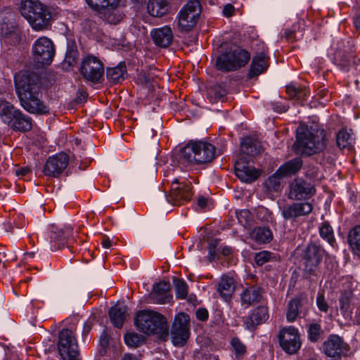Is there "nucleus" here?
I'll return each instance as SVG.
<instances>
[{
  "mask_svg": "<svg viewBox=\"0 0 360 360\" xmlns=\"http://www.w3.org/2000/svg\"><path fill=\"white\" fill-rule=\"evenodd\" d=\"M14 82L20 105L26 111L36 115L49 114V107L42 100L41 82L37 73L29 70H20L15 74Z\"/></svg>",
  "mask_w": 360,
  "mask_h": 360,
  "instance_id": "f257e3e1",
  "label": "nucleus"
},
{
  "mask_svg": "<svg viewBox=\"0 0 360 360\" xmlns=\"http://www.w3.org/2000/svg\"><path fill=\"white\" fill-rule=\"evenodd\" d=\"M297 150L303 155L311 156L321 153L320 164L331 162L333 158L326 149L327 137L323 126L313 122L310 125L301 124L297 130L296 143Z\"/></svg>",
  "mask_w": 360,
  "mask_h": 360,
  "instance_id": "f03ea898",
  "label": "nucleus"
},
{
  "mask_svg": "<svg viewBox=\"0 0 360 360\" xmlns=\"http://www.w3.org/2000/svg\"><path fill=\"white\" fill-rule=\"evenodd\" d=\"M216 157L214 146L201 141H191L181 150L180 160L186 165H202Z\"/></svg>",
  "mask_w": 360,
  "mask_h": 360,
  "instance_id": "7ed1b4c3",
  "label": "nucleus"
},
{
  "mask_svg": "<svg viewBox=\"0 0 360 360\" xmlns=\"http://www.w3.org/2000/svg\"><path fill=\"white\" fill-rule=\"evenodd\" d=\"M137 329L145 334L167 333V320L162 314L151 310H141L135 317Z\"/></svg>",
  "mask_w": 360,
  "mask_h": 360,
  "instance_id": "20e7f679",
  "label": "nucleus"
},
{
  "mask_svg": "<svg viewBox=\"0 0 360 360\" xmlns=\"http://www.w3.org/2000/svg\"><path fill=\"white\" fill-rule=\"evenodd\" d=\"M0 117L13 129L27 131L32 127V119L24 115L19 109H15L10 103L0 99Z\"/></svg>",
  "mask_w": 360,
  "mask_h": 360,
  "instance_id": "39448f33",
  "label": "nucleus"
},
{
  "mask_svg": "<svg viewBox=\"0 0 360 360\" xmlns=\"http://www.w3.org/2000/svg\"><path fill=\"white\" fill-rule=\"evenodd\" d=\"M250 59V53L238 46L221 53L217 58L216 67L223 72L237 70L245 66Z\"/></svg>",
  "mask_w": 360,
  "mask_h": 360,
  "instance_id": "423d86ee",
  "label": "nucleus"
},
{
  "mask_svg": "<svg viewBox=\"0 0 360 360\" xmlns=\"http://www.w3.org/2000/svg\"><path fill=\"white\" fill-rule=\"evenodd\" d=\"M201 13L200 3L189 0L179 11L176 16L177 27L180 32H188L197 25Z\"/></svg>",
  "mask_w": 360,
  "mask_h": 360,
  "instance_id": "0eeeda50",
  "label": "nucleus"
},
{
  "mask_svg": "<svg viewBox=\"0 0 360 360\" xmlns=\"http://www.w3.org/2000/svg\"><path fill=\"white\" fill-rule=\"evenodd\" d=\"M167 181L171 182L170 193L166 195L169 203L179 206L191 200L193 191L190 181L181 177H174Z\"/></svg>",
  "mask_w": 360,
  "mask_h": 360,
  "instance_id": "6e6552de",
  "label": "nucleus"
},
{
  "mask_svg": "<svg viewBox=\"0 0 360 360\" xmlns=\"http://www.w3.org/2000/svg\"><path fill=\"white\" fill-rule=\"evenodd\" d=\"M86 2L110 24H117L122 19V13L117 10L120 0H86Z\"/></svg>",
  "mask_w": 360,
  "mask_h": 360,
  "instance_id": "1a4fd4ad",
  "label": "nucleus"
},
{
  "mask_svg": "<svg viewBox=\"0 0 360 360\" xmlns=\"http://www.w3.org/2000/svg\"><path fill=\"white\" fill-rule=\"evenodd\" d=\"M58 350L63 360H79L78 344L73 330L63 329L60 332Z\"/></svg>",
  "mask_w": 360,
  "mask_h": 360,
  "instance_id": "9d476101",
  "label": "nucleus"
},
{
  "mask_svg": "<svg viewBox=\"0 0 360 360\" xmlns=\"http://www.w3.org/2000/svg\"><path fill=\"white\" fill-rule=\"evenodd\" d=\"M104 71V64L99 58L88 54L82 58L80 72L87 81L94 84L101 83Z\"/></svg>",
  "mask_w": 360,
  "mask_h": 360,
  "instance_id": "9b49d317",
  "label": "nucleus"
},
{
  "mask_svg": "<svg viewBox=\"0 0 360 360\" xmlns=\"http://www.w3.org/2000/svg\"><path fill=\"white\" fill-rule=\"evenodd\" d=\"M32 53L36 63L42 65H50L55 54L53 43L49 38L41 37L34 42Z\"/></svg>",
  "mask_w": 360,
  "mask_h": 360,
  "instance_id": "f8f14e48",
  "label": "nucleus"
},
{
  "mask_svg": "<svg viewBox=\"0 0 360 360\" xmlns=\"http://www.w3.org/2000/svg\"><path fill=\"white\" fill-rule=\"evenodd\" d=\"M278 339L282 349L289 354H296L301 348L300 334L295 326L282 328L278 335Z\"/></svg>",
  "mask_w": 360,
  "mask_h": 360,
  "instance_id": "ddd939ff",
  "label": "nucleus"
},
{
  "mask_svg": "<svg viewBox=\"0 0 360 360\" xmlns=\"http://www.w3.org/2000/svg\"><path fill=\"white\" fill-rule=\"evenodd\" d=\"M190 317L185 313H179L175 316L173 323L171 336L174 345L183 347L189 338Z\"/></svg>",
  "mask_w": 360,
  "mask_h": 360,
  "instance_id": "4468645a",
  "label": "nucleus"
},
{
  "mask_svg": "<svg viewBox=\"0 0 360 360\" xmlns=\"http://www.w3.org/2000/svg\"><path fill=\"white\" fill-rule=\"evenodd\" d=\"M316 193L314 186L307 180L297 177L289 185L288 198L295 201L308 200Z\"/></svg>",
  "mask_w": 360,
  "mask_h": 360,
  "instance_id": "2eb2a0df",
  "label": "nucleus"
},
{
  "mask_svg": "<svg viewBox=\"0 0 360 360\" xmlns=\"http://www.w3.org/2000/svg\"><path fill=\"white\" fill-rule=\"evenodd\" d=\"M56 15L55 9L46 4H42L32 18L27 22L32 29L37 32L49 30Z\"/></svg>",
  "mask_w": 360,
  "mask_h": 360,
  "instance_id": "dca6fc26",
  "label": "nucleus"
},
{
  "mask_svg": "<svg viewBox=\"0 0 360 360\" xmlns=\"http://www.w3.org/2000/svg\"><path fill=\"white\" fill-rule=\"evenodd\" d=\"M324 250L316 244L307 245L304 253V271L309 275H314L322 260Z\"/></svg>",
  "mask_w": 360,
  "mask_h": 360,
  "instance_id": "f3484780",
  "label": "nucleus"
},
{
  "mask_svg": "<svg viewBox=\"0 0 360 360\" xmlns=\"http://www.w3.org/2000/svg\"><path fill=\"white\" fill-rule=\"evenodd\" d=\"M69 157L65 153H59L48 158L44 167V174L51 177H57L68 167Z\"/></svg>",
  "mask_w": 360,
  "mask_h": 360,
  "instance_id": "a211bd4d",
  "label": "nucleus"
},
{
  "mask_svg": "<svg viewBox=\"0 0 360 360\" xmlns=\"http://www.w3.org/2000/svg\"><path fill=\"white\" fill-rule=\"evenodd\" d=\"M234 167L236 176L243 182L252 183L261 174V171L255 169L253 165L244 158L238 160Z\"/></svg>",
  "mask_w": 360,
  "mask_h": 360,
  "instance_id": "6ab92c4d",
  "label": "nucleus"
},
{
  "mask_svg": "<svg viewBox=\"0 0 360 360\" xmlns=\"http://www.w3.org/2000/svg\"><path fill=\"white\" fill-rule=\"evenodd\" d=\"M323 351L328 356L340 357L348 351V346L342 338L336 335H330L323 342Z\"/></svg>",
  "mask_w": 360,
  "mask_h": 360,
  "instance_id": "aec40b11",
  "label": "nucleus"
},
{
  "mask_svg": "<svg viewBox=\"0 0 360 360\" xmlns=\"http://www.w3.org/2000/svg\"><path fill=\"white\" fill-rule=\"evenodd\" d=\"M312 210L313 205L310 202H292L282 208L281 214L285 219L288 220L308 215Z\"/></svg>",
  "mask_w": 360,
  "mask_h": 360,
  "instance_id": "412c9836",
  "label": "nucleus"
},
{
  "mask_svg": "<svg viewBox=\"0 0 360 360\" xmlns=\"http://www.w3.org/2000/svg\"><path fill=\"white\" fill-rule=\"evenodd\" d=\"M150 35L155 44L162 48L168 47L174 38L172 30L168 25L153 29Z\"/></svg>",
  "mask_w": 360,
  "mask_h": 360,
  "instance_id": "4be33fe9",
  "label": "nucleus"
},
{
  "mask_svg": "<svg viewBox=\"0 0 360 360\" xmlns=\"http://www.w3.org/2000/svg\"><path fill=\"white\" fill-rule=\"evenodd\" d=\"M307 301V295L301 293L288 302L285 314L288 323H293L296 321L300 314V308Z\"/></svg>",
  "mask_w": 360,
  "mask_h": 360,
  "instance_id": "5701e85b",
  "label": "nucleus"
},
{
  "mask_svg": "<svg viewBox=\"0 0 360 360\" xmlns=\"http://www.w3.org/2000/svg\"><path fill=\"white\" fill-rule=\"evenodd\" d=\"M269 68V57L264 53H257L252 58L248 76L250 78L257 77L264 73Z\"/></svg>",
  "mask_w": 360,
  "mask_h": 360,
  "instance_id": "b1692460",
  "label": "nucleus"
},
{
  "mask_svg": "<svg viewBox=\"0 0 360 360\" xmlns=\"http://www.w3.org/2000/svg\"><path fill=\"white\" fill-rule=\"evenodd\" d=\"M269 319L268 308L259 306L255 309L246 319L245 324L248 330H253L256 326L264 323Z\"/></svg>",
  "mask_w": 360,
  "mask_h": 360,
  "instance_id": "393cba45",
  "label": "nucleus"
},
{
  "mask_svg": "<svg viewBox=\"0 0 360 360\" xmlns=\"http://www.w3.org/2000/svg\"><path fill=\"white\" fill-rule=\"evenodd\" d=\"M170 4L168 0H148V13L153 17L160 18L169 13Z\"/></svg>",
  "mask_w": 360,
  "mask_h": 360,
  "instance_id": "a878e982",
  "label": "nucleus"
},
{
  "mask_svg": "<svg viewBox=\"0 0 360 360\" xmlns=\"http://www.w3.org/2000/svg\"><path fill=\"white\" fill-rule=\"evenodd\" d=\"M72 234V229L68 226L51 231L50 238L51 242H54L58 247H60L65 244H72V242L74 240Z\"/></svg>",
  "mask_w": 360,
  "mask_h": 360,
  "instance_id": "bb28decb",
  "label": "nucleus"
},
{
  "mask_svg": "<svg viewBox=\"0 0 360 360\" xmlns=\"http://www.w3.org/2000/svg\"><path fill=\"white\" fill-rule=\"evenodd\" d=\"M128 308L124 304H116L109 310L110 321L114 326L120 328L125 321Z\"/></svg>",
  "mask_w": 360,
  "mask_h": 360,
  "instance_id": "cd10ccee",
  "label": "nucleus"
},
{
  "mask_svg": "<svg viewBox=\"0 0 360 360\" xmlns=\"http://www.w3.org/2000/svg\"><path fill=\"white\" fill-rule=\"evenodd\" d=\"M234 289L235 284L233 278L224 276L217 285V290L220 297L225 301H227L231 297Z\"/></svg>",
  "mask_w": 360,
  "mask_h": 360,
  "instance_id": "c85d7f7f",
  "label": "nucleus"
},
{
  "mask_svg": "<svg viewBox=\"0 0 360 360\" xmlns=\"http://www.w3.org/2000/svg\"><path fill=\"white\" fill-rule=\"evenodd\" d=\"M302 165V160L300 158H293L281 165L277 169V174L283 177L291 176L299 172Z\"/></svg>",
  "mask_w": 360,
  "mask_h": 360,
  "instance_id": "c756f323",
  "label": "nucleus"
},
{
  "mask_svg": "<svg viewBox=\"0 0 360 360\" xmlns=\"http://www.w3.org/2000/svg\"><path fill=\"white\" fill-rule=\"evenodd\" d=\"M42 4L39 0H22L20 5V12L28 20L35 15V13Z\"/></svg>",
  "mask_w": 360,
  "mask_h": 360,
  "instance_id": "7c9ffc66",
  "label": "nucleus"
},
{
  "mask_svg": "<svg viewBox=\"0 0 360 360\" xmlns=\"http://www.w3.org/2000/svg\"><path fill=\"white\" fill-rule=\"evenodd\" d=\"M240 150L244 154L255 156L261 153L262 148L259 141L257 139L252 137H245L241 141Z\"/></svg>",
  "mask_w": 360,
  "mask_h": 360,
  "instance_id": "2f4dec72",
  "label": "nucleus"
},
{
  "mask_svg": "<svg viewBox=\"0 0 360 360\" xmlns=\"http://www.w3.org/2000/svg\"><path fill=\"white\" fill-rule=\"evenodd\" d=\"M262 291L260 288L250 286L245 288L240 295L241 302L250 306L258 302L262 297Z\"/></svg>",
  "mask_w": 360,
  "mask_h": 360,
  "instance_id": "473e14b6",
  "label": "nucleus"
},
{
  "mask_svg": "<svg viewBox=\"0 0 360 360\" xmlns=\"http://www.w3.org/2000/svg\"><path fill=\"white\" fill-rule=\"evenodd\" d=\"M286 93L292 98H296L298 101L302 103L309 96V89L302 85H295L290 84L286 86Z\"/></svg>",
  "mask_w": 360,
  "mask_h": 360,
  "instance_id": "72a5a7b5",
  "label": "nucleus"
},
{
  "mask_svg": "<svg viewBox=\"0 0 360 360\" xmlns=\"http://www.w3.org/2000/svg\"><path fill=\"white\" fill-rule=\"evenodd\" d=\"M127 68L124 63H120L117 66L107 70L108 79L112 84L122 82L125 79Z\"/></svg>",
  "mask_w": 360,
  "mask_h": 360,
  "instance_id": "f704fd0d",
  "label": "nucleus"
},
{
  "mask_svg": "<svg viewBox=\"0 0 360 360\" xmlns=\"http://www.w3.org/2000/svg\"><path fill=\"white\" fill-rule=\"evenodd\" d=\"M250 237L258 243H267L273 238L271 230L266 227H255L252 231Z\"/></svg>",
  "mask_w": 360,
  "mask_h": 360,
  "instance_id": "c9c22d12",
  "label": "nucleus"
},
{
  "mask_svg": "<svg viewBox=\"0 0 360 360\" xmlns=\"http://www.w3.org/2000/svg\"><path fill=\"white\" fill-rule=\"evenodd\" d=\"M169 290V283L162 281L154 285L153 296L159 304H164L167 302V292Z\"/></svg>",
  "mask_w": 360,
  "mask_h": 360,
  "instance_id": "e433bc0d",
  "label": "nucleus"
},
{
  "mask_svg": "<svg viewBox=\"0 0 360 360\" xmlns=\"http://www.w3.org/2000/svg\"><path fill=\"white\" fill-rule=\"evenodd\" d=\"M349 243L354 253L360 257V224L351 230Z\"/></svg>",
  "mask_w": 360,
  "mask_h": 360,
  "instance_id": "4c0bfd02",
  "label": "nucleus"
},
{
  "mask_svg": "<svg viewBox=\"0 0 360 360\" xmlns=\"http://www.w3.org/2000/svg\"><path fill=\"white\" fill-rule=\"evenodd\" d=\"M321 237L326 240L331 246L335 245V239L331 226L326 221L323 222L319 227Z\"/></svg>",
  "mask_w": 360,
  "mask_h": 360,
  "instance_id": "58836bf2",
  "label": "nucleus"
},
{
  "mask_svg": "<svg viewBox=\"0 0 360 360\" xmlns=\"http://www.w3.org/2000/svg\"><path fill=\"white\" fill-rule=\"evenodd\" d=\"M337 146L340 149L349 148L353 143L351 134L345 129H341L337 134Z\"/></svg>",
  "mask_w": 360,
  "mask_h": 360,
  "instance_id": "ea45409f",
  "label": "nucleus"
},
{
  "mask_svg": "<svg viewBox=\"0 0 360 360\" xmlns=\"http://www.w3.org/2000/svg\"><path fill=\"white\" fill-rule=\"evenodd\" d=\"M231 347L237 359H241L247 354L246 346L237 337L233 338L230 342Z\"/></svg>",
  "mask_w": 360,
  "mask_h": 360,
  "instance_id": "a19ab883",
  "label": "nucleus"
},
{
  "mask_svg": "<svg viewBox=\"0 0 360 360\" xmlns=\"http://www.w3.org/2000/svg\"><path fill=\"white\" fill-rule=\"evenodd\" d=\"M350 300L351 294L348 292L342 293L339 299L340 311L345 318H350L352 316Z\"/></svg>",
  "mask_w": 360,
  "mask_h": 360,
  "instance_id": "79ce46f5",
  "label": "nucleus"
},
{
  "mask_svg": "<svg viewBox=\"0 0 360 360\" xmlns=\"http://www.w3.org/2000/svg\"><path fill=\"white\" fill-rule=\"evenodd\" d=\"M176 297L178 299H185L188 292V286L182 278H176L174 281Z\"/></svg>",
  "mask_w": 360,
  "mask_h": 360,
  "instance_id": "37998d69",
  "label": "nucleus"
},
{
  "mask_svg": "<svg viewBox=\"0 0 360 360\" xmlns=\"http://www.w3.org/2000/svg\"><path fill=\"white\" fill-rule=\"evenodd\" d=\"M321 326L318 323H310L307 329L308 338L311 342H316L319 341L323 335Z\"/></svg>",
  "mask_w": 360,
  "mask_h": 360,
  "instance_id": "c03bdc74",
  "label": "nucleus"
},
{
  "mask_svg": "<svg viewBox=\"0 0 360 360\" xmlns=\"http://www.w3.org/2000/svg\"><path fill=\"white\" fill-rule=\"evenodd\" d=\"M273 258H275L274 254L269 251L263 250L255 254V262L258 266H262Z\"/></svg>",
  "mask_w": 360,
  "mask_h": 360,
  "instance_id": "a18cd8bd",
  "label": "nucleus"
},
{
  "mask_svg": "<svg viewBox=\"0 0 360 360\" xmlns=\"http://www.w3.org/2000/svg\"><path fill=\"white\" fill-rule=\"evenodd\" d=\"M124 342L129 347H136L139 345L140 337L134 333H127L124 335Z\"/></svg>",
  "mask_w": 360,
  "mask_h": 360,
  "instance_id": "49530a36",
  "label": "nucleus"
},
{
  "mask_svg": "<svg viewBox=\"0 0 360 360\" xmlns=\"http://www.w3.org/2000/svg\"><path fill=\"white\" fill-rule=\"evenodd\" d=\"M283 177V176H281L280 174H277L276 171L275 174L269 177L267 182L269 188L276 190L277 188L280 186V180Z\"/></svg>",
  "mask_w": 360,
  "mask_h": 360,
  "instance_id": "de8ad7c7",
  "label": "nucleus"
},
{
  "mask_svg": "<svg viewBox=\"0 0 360 360\" xmlns=\"http://www.w3.org/2000/svg\"><path fill=\"white\" fill-rule=\"evenodd\" d=\"M316 305L319 309L323 312H327L328 309V305L326 302L324 295L322 292H319L316 297Z\"/></svg>",
  "mask_w": 360,
  "mask_h": 360,
  "instance_id": "09e8293b",
  "label": "nucleus"
},
{
  "mask_svg": "<svg viewBox=\"0 0 360 360\" xmlns=\"http://www.w3.org/2000/svg\"><path fill=\"white\" fill-rule=\"evenodd\" d=\"M282 37L291 42L297 40L296 32L294 30L291 29H285Z\"/></svg>",
  "mask_w": 360,
  "mask_h": 360,
  "instance_id": "8fccbe9b",
  "label": "nucleus"
},
{
  "mask_svg": "<svg viewBox=\"0 0 360 360\" xmlns=\"http://www.w3.org/2000/svg\"><path fill=\"white\" fill-rule=\"evenodd\" d=\"M212 92L215 93V99L223 98L226 95V90L221 87L220 86H217L214 89H210L209 91V94H210Z\"/></svg>",
  "mask_w": 360,
  "mask_h": 360,
  "instance_id": "3c124183",
  "label": "nucleus"
},
{
  "mask_svg": "<svg viewBox=\"0 0 360 360\" xmlns=\"http://www.w3.org/2000/svg\"><path fill=\"white\" fill-rule=\"evenodd\" d=\"M196 317L200 321H206L208 319V311L205 308H199L195 313Z\"/></svg>",
  "mask_w": 360,
  "mask_h": 360,
  "instance_id": "603ef678",
  "label": "nucleus"
},
{
  "mask_svg": "<svg viewBox=\"0 0 360 360\" xmlns=\"http://www.w3.org/2000/svg\"><path fill=\"white\" fill-rule=\"evenodd\" d=\"M5 35L7 39H11L12 38V36L14 35L16 40H18L20 36V29L17 27H13L12 32H6Z\"/></svg>",
  "mask_w": 360,
  "mask_h": 360,
  "instance_id": "864d4df0",
  "label": "nucleus"
},
{
  "mask_svg": "<svg viewBox=\"0 0 360 360\" xmlns=\"http://www.w3.org/2000/svg\"><path fill=\"white\" fill-rule=\"evenodd\" d=\"M234 13V7L230 4L224 6L223 8V14L226 17H231Z\"/></svg>",
  "mask_w": 360,
  "mask_h": 360,
  "instance_id": "5fc2aeb1",
  "label": "nucleus"
},
{
  "mask_svg": "<svg viewBox=\"0 0 360 360\" xmlns=\"http://www.w3.org/2000/svg\"><path fill=\"white\" fill-rule=\"evenodd\" d=\"M103 248L108 249L112 246V241L108 238H103L101 240Z\"/></svg>",
  "mask_w": 360,
  "mask_h": 360,
  "instance_id": "6e6d98bb",
  "label": "nucleus"
},
{
  "mask_svg": "<svg viewBox=\"0 0 360 360\" xmlns=\"http://www.w3.org/2000/svg\"><path fill=\"white\" fill-rule=\"evenodd\" d=\"M198 205L201 208H205L207 205V199L204 197H200L197 201Z\"/></svg>",
  "mask_w": 360,
  "mask_h": 360,
  "instance_id": "4d7b16f0",
  "label": "nucleus"
},
{
  "mask_svg": "<svg viewBox=\"0 0 360 360\" xmlns=\"http://www.w3.org/2000/svg\"><path fill=\"white\" fill-rule=\"evenodd\" d=\"M138 80H139L142 84H146L149 82L150 79L148 78L145 74L140 73L138 76Z\"/></svg>",
  "mask_w": 360,
  "mask_h": 360,
  "instance_id": "13d9d810",
  "label": "nucleus"
},
{
  "mask_svg": "<svg viewBox=\"0 0 360 360\" xmlns=\"http://www.w3.org/2000/svg\"><path fill=\"white\" fill-rule=\"evenodd\" d=\"M354 25L357 32L360 34V15L354 18Z\"/></svg>",
  "mask_w": 360,
  "mask_h": 360,
  "instance_id": "bf43d9fd",
  "label": "nucleus"
},
{
  "mask_svg": "<svg viewBox=\"0 0 360 360\" xmlns=\"http://www.w3.org/2000/svg\"><path fill=\"white\" fill-rule=\"evenodd\" d=\"M91 329V325L89 323H85L84 324V327H83V332H82L83 335H86L87 334H89Z\"/></svg>",
  "mask_w": 360,
  "mask_h": 360,
  "instance_id": "052dcab7",
  "label": "nucleus"
},
{
  "mask_svg": "<svg viewBox=\"0 0 360 360\" xmlns=\"http://www.w3.org/2000/svg\"><path fill=\"white\" fill-rule=\"evenodd\" d=\"M122 360H138V359L135 355L126 354H124Z\"/></svg>",
  "mask_w": 360,
  "mask_h": 360,
  "instance_id": "680f3d73",
  "label": "nucleus"
},
{
  "mask_svg": "<svg viewBox=\"0 0 360 360\" xmlns=\"http://www.w3.org/2000/svg\"><path fill=\"white\" fill-rule=\"evenodd\" d=\"M215 256V250H214V248H210L209 249V252H208V257H210V259H213Z\"/></svg>",
  "mask_w": 360,
  "mask_h": 360,
  "instance_id": "e2e57ef3",
  "label": "nucleus"
},
{
  "mask_svg": "<svg viewBox=\"0 0 360 360\" xmlns=\"http://www.w3.org/2000/svg\"><path fill=\"white\" fill-rule=\"evenodd\" d=\"M34 252H26L25 254V258L26 259H29V258H33L34 257Z\"/></svg>",
  "mask_w": 360,
  "mask_h": 360,
  "instance_id": "0e129e2a",
  "label": "nucleus"
},
{
  "mask_svg": "<svg viewBox=\"0 0 360 360\" xmlns=\"http://www.w3.org/2000/svg\"><path fill=\"white\" fill-rule=\"evenodd\" d=\"M356 321L358 324H360V307L357 309L356 313Z\"/></svg>",
  "mask_w": 360,
  "mask_h": 360,
  "instance_id": "69168bd1",
  "label": "nucleus"
},
{
  "mask_svg": "<svg viewBox=\"0 0 360 360\" xmlns=\"http://www.w3.org/2000/svg\"><path fill=\"white\" fill-rule=\"evenodd\" d=\"M317 169H315L311 174L307 172V175L311 177H316L317 176Z\"/></svg>",
  "mask_w": 360,
  "mask_h": 360,
  "instance_id": "338daca9",
  "label": "nucleus"
},
{
  "mask_svg": "<svg viewBox=\"0 0 360 360\" xmlns=\"http://www.w3.org/2000/svg\"><path fill=\"white\" fill-rule=\"evenodd\" d=\"M101 338L103 341H105V343L108 342L107 335H102Z\"/></svg>",
  "mask_w": 360,
  "mask_h": 360,
  "instance_id": "774afa93",
  "label": "nucleus"
}]
</instances>
